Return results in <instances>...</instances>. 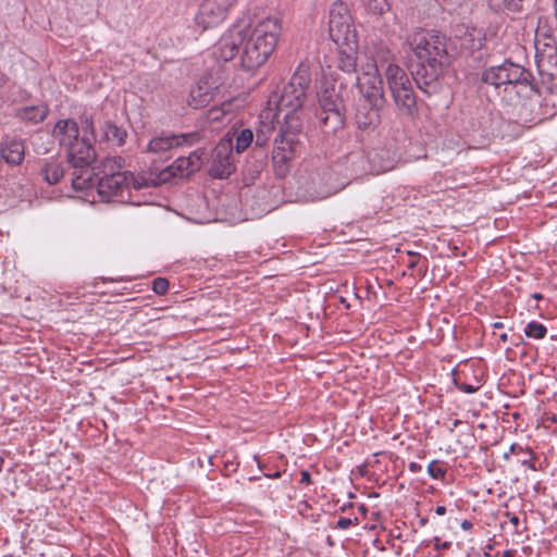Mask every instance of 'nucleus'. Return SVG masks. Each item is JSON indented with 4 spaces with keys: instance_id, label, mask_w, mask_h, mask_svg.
I'll return each mask as SVG.
<instances>
[{
    "instance_id": "nucleus-1",
    "label": "nucleus",
    "mask_w": 557,
    "mask_h": 557,
    "mask_svg": "<svg viewBox=\"0 0 557 557\" xmlns=\"http://www.w3.org/2000/svg\"><path fill=\"white\" fill-rule=\"evenodd\" d=\"M480 82L492 87L498 96L503 109L510 119L521 124H535L541 121L535 110L539 108V89L533 75L524 66L510 60L485 67Z\"/></svg>"
},
{
    "instance_id": "nucleus-2",
    "label": "nucleus",
    "mask_w": 557,
    "mask_h": 557,
    "mask_svg": "<svg viewBox=\"0 0 557 557\" xmlns=\"http://www.w3.org/2000/svg\"><path fill=\"white\" fill-rule=\"evenodd\" d=\"M406 45L416 58L411 75L418 88L426 95L438 90V77L449 64L447 38L436 30L417 28L406 36Z\"/></svg>"
},
{
    "instance_id": "nucleus-3",
    "label": "nucleus",
    "mask_w": 557,
    "mask_h": 557,
    "mask_svg": "<svg viewBox=\"0 0 557 557\" xmlns=\"http://www.w3.org/2000/svg\"><path fill=\"white\" fill-rule=\"evenodd\" d=\"M310 84L309 69L300 64L289 82L269 97L268 106L270 111H274L273 120H276L277 123L283 122L282 127L292 134H298L301 131L302 123L299 112L307 100V90Z\"/></svg>"
},
{
    "instance_id": "nucleus-4",
    "label": "nucleus",
    "mask_w": 557,
    "mask_h": 557,
    "mask_svg": "<svg viewBox=\"0 0 557 557\" xmlns=\"http://www.w3.org/2000/svg\"><path fill=\"white\" fill-rule=\"evenodd\" d=\"M281 30V21L277 17H264L253 25L245 22L242 67L251 71L264 64L277 45Z\"/></svg>"
},
{
    "instance_id": "nucleus-5",
    "label": "nucleus",
    "mask_w": 557,
    "mask_h": 557,
    "mask_svg": "<svg viewBox=\"0 0 557 557\" xmlns=\"http://www.w3.org/2000/svg\"><path fill=\"white\" fill-rule=\"evenodd\" d=\"M69 163L75 169L71 184L75 190H84L92 185V174L89 165L96 159L92 140L88 136H82L78 141L66 149Z\"/></svg>"
},
{
    "instance_id": "nucleus-6",
    "label": "nucleus",
    "mask_w": 557,
    "mask_h": 557,
    "mask_svg": "<svg viewBox=\"0 0 557 557\" xmlns=\"http://www.w3.org/2000/svg\"><path fill=\"white\" fill-rule=\"evenodd\" d=\"M384 74L396 108L401 114L413 117L418 112L417 97L405 70L397 64H389Z\"/></svg>"
},
{
    "instance_id": "nucleus-7",
    "label": "nucleus",
    "mask_w": 557,
    "mask_h": 557,
    "mask_svg": "<svg viewBox=\"0 0 557 557\" xmlns=\"http://www.w3.org/2000/svg\"><path fill=\"white\" fill-rule=\"evenodd\" d=\"M321 111L318 114L320 123L326 132H336L345 124L344 101L335 86L325 87L319 94Z\"/></svg>"
},
{
    "instance_id": "nucleus-8",
    "label": "nucleus",
    "mask_w": 557,
    "mask_h": 557,
    "mask_svg": "<svg viewBox=\"0 0 557 557\" xmlns=\"http://www.w3.org/2000/svg\"><path fill=\"white\" fill-rule=\"evenodd\" d=\"M329 33L337 45H356L357 33L352 17L343 2H335L330 9Z\"/></svg>"
},
{
    "instance_id": "nucleus-9",
    "label": "nucleus",
    "mask_w": 557,
    "mask_h": 557,
    "mask_svg": "<svg viewBox=\"0 0 557 557\" xmlns=\"http://www.w3.org/2000/svg\"><path fill=\"white\" fill-rule=\"evenodd\" d=\"M140 189L147 184L143 177H137L133 172L117 174L113 177H100L98 180V193L107 201H124V194L128 196L129 187Z\"/></svg>"
},
{
    "instance_id": "nucleus-10",
    "label": "nucleus",
    "mask_w": 557,
    "mask_h": 557,
    "mask_svg": "<svg viewBox=\"0 0 557 557\" xmlns=\"http://www.w3.org/2000/svg\"><path fill=\"white\" fill-rule=\"evenodd\" d=\"M356 175L370 173L379 175L394 168V159L387 150H373L367 156L363 152H355L349 156Z\"/></svg>"
},
{
    "instance_id": "nucleus-11",
    "label": "nucleus",
    "mask_w": 557,
    "mask_h": 557,
    "mask_svg": "<svg viewBox=\"0 0 557 557\" xmlns=\"http://www.w3.org/2000/svg\"><path fill=\"white\" fill-rule=\"evenodd\" d=\"M208 163V173L213 178H226L235 171L233 162V140L228 134L216 144Z\"/></svg>"
},
{
    "instance_id": "nucleus-12",
    "label": "nucleus",
    "mask_w": 557,
    "mask_h": 557,
    "mask_svg": "<svg viewBox=\"0 0 557 557\" xmlns=\"http://www.w3.org/2000/svg\"><path fill=\"white\" fill-rule=\"evenodd\" d=\"M243 41H245V21H238L215 44L212 51L214 59L222 62L233 60L242 50Z\"/></svg>"
},
{
    "instance_id": "nucleus-13",
    "label": "nucleus",
    "mask_w": 557,
    "mask_h": 557,
    "mask_svg": "<svg viewBox=\"0 0 557 557\" xmlns=\"http://www.w3.org/2000/svg\"><path fill=\"white\" fill-rule=\"evenodd\" d=\"M369 70L356 76V85L362 96L361 102L385 104L383 81L375 65H368Z\"/></svg>"
},
{
    "instance_id": "nucleus-14",
    "label": "nucleus",
    "mask_w": 557,
    "mask_h": 557,
    "mask_svg": "<svg viewBox=\"0 0 557 557\" xmlns=\"http://www.w3.org/2000/svg\"><path fill=\"white\" fill-rule=\"evenodd\" d=\"M227 8L219 0H203L195 16V23L206 30L221 24L226 16Z\"/></svg>"
},
{
    "instance_id": "nucleus-15",
    "label": "nucleus",
    "mask_w": 557,
    "mask_h": 557,
    "mask_svg": "<svg viewBox=\"0 0 557 557\" xmlns=\"http://www.w3.org/2000/svg\"><path fill=\"white\" fill-rule=\"evenodd\" d=\"M546 41L541 46L540 39H536V63L540 72L549 75L557 73V46L555 39L547 37Z\"/></svg>"
},
{
    "instance_id": "nucleus-16",
    "label": "nucleus",
    "mask_w": 557,
    "mask_h": 557,
    "mask_svg": "<svg viewBox=\"0 0 557 557\" xmlns=\"http://www.w3.org/2000/svg\"><path fill=\"white\" fill-rule=\"evenodd\" d=\"M296 135L297 134H292L286 128L281 127L280 129L281 141L274 149L272 159L275 166L284 168L281 170L282 173L286 171L288 162H290L296 153Z\"/></svg>"
},
{
    "instance_id": "nucleus-17",
    "label": "nucleus",
    "mask_w": 557,
    "mask_h": 557,
    "mask_svg": "<svg viewBox=\"0 0 557 557\" xmlns=\"http://www.w3.org/2000/svg\"><path fill=\"white\" fill-rule=\"evenodd\" d=\"M384 106L361 102L357 107L355 122L359 129H374L381 122V111Z\"/></svg>"
},
{
    "instance_id": "nucleus-18",
    "label": "nucleus",
    "mask_w": 557,
    "mask_h": 557,
    "mask_svg": "<svg viewBox=\"0 0 557 557\" xmlns=\"http://www.w3.org/2000/svg\"><path fill=\"white\" fill-rule=\"evenodd\" d=\"M52 135L65 149L82 138L78 124L73 119L59 120L53 127Z\"/></svg>"
},
{
    "instance_id": "nucleus-19",
    "label": "nucleus",
    "mask_w": 557,
    "mask_h": 557,
    "mask_svg": "<svg viewBox=\"0 0 557 557\" xmlns=\"http://www.w3.org/2000/svg\"><path fill=\"white\" fill-rule=\"evenodd\" d=\"M1 158L10 165H20L25 158L23 140L16 138L3 139L0 147Z\"/></svg>"
},
{
    "instance_id": "nucleus-20",
    "label": "nucleus",
    "mask_w": 557,
    "mask_h": 557,
    "mask_svg": "<svg viewBox=\"0 0 557 557\" xmlns=\"http://www.w3.org/2000/svg\"><path fill=\"white\" fill-rule=\"evenodd\" d=\"M126 160L121 156L104 158L101 163L95 168V176L99 180L100 177H113L117 174L127 173Z\"/></svg>"
},
{
    "instance_id": "nucleus-21",
    "label": "nucleus",
    "mask_w": 557,
    "mask_h": 557,
    "mask_svg": "<svg viewBox=\"0 0 557 557\" xmlns=\"http://www.w3.org/2000/svg\"><path fill=\"white\" fill-rule=\"evenodd\" d=\"M65 168L64 164L55 159H49L41 165L39 175L49 185L58 184L64 176Z\"/></svg>"
},
{
    "instance_id": "nucleus-22",
    "label": "nucleus",
    "mask_w": 557,
    "mask_h": 557,
    "mask_svg": "<svg viewBox=\"0 0 557 557\" xmlns=\"http://www.w3.org/2000/svg\"><path fill=\"white\" fill-rule=\"evenodd\" d=\"M49 109L47 104L40 103L37 106H27L20 108L16 111V117L24 122L38 124L42 122L48 115Z\"/></svg>"
},
{
    "instance_id": "nucleus-23",
    "label": "nucleus",
    "mask_w": 557,
    "mask_h": 557,
    "mask_svg": "<svg viewBox=\"0 0 557 557\" xmlns=\"http://www.w3.org/2000/svg\"><path fill=\"white\" fill-rule=\"evenodd\" d=\"M127 132L124 127L117 126L112 121L104 122L102 126V140L112 143L113 145L121 147L125 144Z\"/></svg>"
},
{
    "instance_id": "nucleus-24",
    "label": "nucleus",
    "mask_w": 557,
    "mask_h": 557,
    "mask_svg": "<svg viewBox=\"0 0 557 557\" xmlns=\"http://www.w3.org/2000/svg\"><path fill=\"white\" fill-rule=\"evenodd\" d=\"M212 99L211 92H209L208 87L197 85L191 88L188 97V106L194 109H199L208 106Z\"/></svg>"
},
{
    "instance_id": "nucleus-25",
    "label": "nucleus",
    "mask_w": 557,
    "mask_h": 557,
    "mask_svg": "<svg viewBox=\"0 0 557 557\" xmlns=\"http://www.w3.org/2000/svg\"><path fill=\"white\" fill-rule=\"evenodd\" d=\"M177 147V141L173 135H161L149 140L147 150L151 153H161Z\"/></svg>"
},
{
    "instance_id": "nucleus-26",
    "label": "nucleus",
    "mask_w": 557,
    "mask_h": 557,
    "mask_svg": "<svg viewBox=\"0 0 557 557\" xmlns=\"http://www.w3.org/2000/svg\"><path fill=\"white\" fill-rule=\"evenodd\" d=\"M484 37L480 30L471 29L467 30L460 38V47L468 51L480 50L483 47Z\"/></svg>"
},
{
    "instance_id": "nucleus-27",
    "label": "nucleus",
    "mask_w": 557,
    "mask_h": 557,
    "mask_svg": "<svg viewBox=\"0 0 557 557\" xmlns=\"http://www.w3.org/2000/svg\"><path fill=\"white\" fill-rule=\"evenodd\" d=\"M337 67L345 73H355L357 67L356 52L350 48V51L339 50L337 58Z\"/></svg>"
},
{
    "instance_id": "nucleus-28",
    "label": "nucleus",
    "mask_w": 557,
    "mask_h": 557,
    "mask_svg": "<svg viewBox=\"0 0 557 557\" xmlns=\"http://www.w3.org/2000/svg\"><path fill=\"white\" fill-rule=\"evenodd\" d=\"M523 0H488L490 8L495 12H519L522 10Z\"/></svg>"
},
{
    "instance_id": "nucleus-29",
    "label": "nucleus",
    "mask_w": 557,
    "mask_h": 557,
    "mask_svg": "<svg viewBox=\"0 0 557 557\" xmlns=\"http://www.w3.org/2000/svg\"><path fill=\"white\" fill-rule=\"evenodd\" d=\"M170 169L173 175H177L180 177L188 176L195 172L190 168V162L185 157L177 158Z\"/></svg>"
},
{
    "instance_id": "nucleus-30",
    "label": "nucleus",
    "mask_w": 557,
    "mask_h": 557,
    "mask_svg": "<svg viewBox=\"0 0 557 557\" xmlns=\"http://www.w3.org/2000/svg\"><path fill=\"white\" fill-rule=\"evenodd\" d=\"M384 64H395L393 62V53L389 49L386 47H380L376 49L373 63L371 65H375L379 70L380 66H383Z\"/></svg>"
},
{
    "instance_id": "nucleus-31",
    "label": "nucleus",
    "mask_w": 557,
    "mask_h": 557,
    "mask_svg": "<svg viewBox=\"0 0 557 557\" xmlns=\"http://www.w3.org/2000/svg\"><path fill=\"white\" fill-rule=\"evenodd\" d=\"M253 140V133L249 128H244L239 132L236 137V152L242 153L245 151Z\"/></svg>"
},
{
    "instance_id": "nucleus-32",
    "label": "nucleus",
    "mask_w": 557,
    "mask_h": 557,
    "mask_svg": "<svg viewBox=\"0 0 557 557\" xmlns=\"http://www.w3.org/2000/svg\"><path fill=\"white\" fill-rule=\"evenodd\" d=\"M524 333L528 337L542 339L546 336L547 329L544 324L536 321H531L527 324Z\"/></svg>"
},
{
    "instance_id": "nucleus-33",
    "label": "nucleus",
    "mask_w": 557,
    "mask_h": 557,
    "mask_svg": "<svg viewBox=\"0 0 557 557\" xmlns=\"http://www.w3.org/2000/svg\"><path fill=\"white\" fill-rule=\"evenodd\" d=\"M173 137L177 141V147L181 146H191L196 143H199L202 138L200 132H190V133H182V134H173Z\"/></svg>"
},
{
    "instance_id": "nucleus-34",
    "label": "nucleus",
    "mask_w": 557,
    "mask_h": 557,
    "mask_svg": "<svg viewBox=\"0 0 557 557\" xmlns=\"http://www.w3.org/2000/svg\"><path fill=\"white\" fill-rule=\"evenodd\" d=\"M364 8L376 15H382L389 9L387 0H362Z\"/></svg>"
},
{
    "instance_id": "nucleus-35",
    "label": "nucleus",
    "mask_w": 557,
    "mask_h": 557,
    "mask_svg": "<svg viewBox=\"0 0 557 557\" xmlns=\"http://www.w3.org/2000/svg\"><path fill=\"white\" fill-rule=\"evenodd\" d=\"M81 124H82V129L84 133L83 136H88L91 140H95L96 136H95V127H94L92 116L86 115V114L82 115Z\"/></svg>"
},
{
    "instance_id": "nucleus-36",
    "label": "nucleus",
    "mask_w": 557,
    "mask_h": 557,
    "mask_svg": "<svg viewBox=\"0 0 557 557\" xmlns=\"http://www.w3.org/2000/svg\"><path fill=\"white\" fill-rule=\"evenodd\" d=\"M206 154L205 149H197L193 151L187 158L190 162V168L195 172L199 170L202 165V157Z\"/></svg>"
},
{
    "instance_id": "nucleus-37",
    "label": "nucleus",
    "mask_w": 557,
    "mask_h": 557,
    "mask_svg": "<svg viewBox=\"0 0 557 557\" xmlns=\"http://www.w3.org/2000/svg\"><path fill=\"white\" fill-rule=\"evenodd\" d=\"M428 473L432 479H444L446 474V469L441 467L437 460H433L428 466Z\"/></svg>"
},
{
    "instance_id": "nucleus-38",
    "label": "nucleus",
    "mask_w": 557,
    "mask_h": 557,
    "mask_svg": "<svg viewBox=\"0 0 557 557\" xmlns=\"http://www.w3.org/2000/svg\"><path fill=\"white\" fill-rule=\"evenodd\" d=\"M152 290L157 295H165L169 290V281L164 277H157L152 281Z\"/></svg>"
},
{
    "instance_id": "nucleus-39",
    "label": "nucleus",
    "mask_w": 557,
    "mask_h": 557,
    "mask_svg": "<svg viewBox=\"0 0 557 557\" xmlns=\"http://www.w3.org/2000/svg\"><path fill=\"white\" fill-rule=\"evenodd\" d=\"M519 450L522 451L525 455V458L521 460V463L523 466H527L529 469L536 471L535 466V455L531 449H523L522 447H519Z\"/></svg>"
},
{
    "instance_id": "nucleus-40",
    "label": "nucleus",
    "mask_w": 557,
    "mask_h": 557,
    "mask_svg": "<svg viewBox=\"0 0 557 557\" xmlns=\"http://www.w3.org/2000/svg\"><path fill=\"white\" fill-rule=\"evenodd\" d=\"M456 385L461 392L467 393V394H473L479 389V386H474V385L468 384V383L456 382Z\"/></svg>"
},
{
    "instance_id": "nucleus-41",
    "label": "nucleus",
    "mask_w": 557,
    "mask_h": 557,
    "mask_svg": "<svg viewBox=\"0 0 557 557\" xmlns=\"http://www.w3.org/2000/svg\"><path fill=\"white\" fill-rule=\"evenodd\" d=\"M336 525H337L338 529L346 530V529H348L349 527L352 525V520L350 518L341 517L337 520Z\"/></svg>"
},
{
    "instance_id": "nucleus-42",
    "label": "nucleus",
    "mask_w": 557,
    "mask_h": 557,
    "mask_svg": "<svg viewBox=\"0 0 557 557\" xmlns=\"http://www.w3.org/2000/svg\"><path fill=\"white\" fill-rule=\"evenodd\" d=\"M433 541H434V549L435 550L448 549L451 546V542H443V543H441L440 537H437V536H435L433 539Z\"/></svg>"
},
{
    "instance_id": "nucleus-43",
    "label": "nucleus",
    "mask_w": 557,
    "mask_h": 557,
    "mask_svg": "<svg viewBox=\"0 0 557 557\" xmlns=\"http://www.w3.org/2000/svg\"><path fill=\"white\" fill-rule=\"evenodd\" d=\"M408 255L411 257L410 261L408 262V268L414 269L418 265V258L420 257V255L413 251H408Z\"/></svg>"
},
{
    "instance_id": "nucleus-44",
    "label": "nucleus",
    "mask_w": 557,
    "mask_h": 557,
    "mask_svg": "<svg viewBox=\"0 0 557 557\" xmlns=\"http://www.w3.org/2000/svg\"><path fill=\"white\" fill-rule=\"evenodd\" d=\"M300 475H301V479H300L301 484H307V485L311 484V475H310L309 471L301 470Z\"/></svg>"
},
{
    "instance_id": "nucleus-45",
    "label": "nucleus",
    "mask_w": 557,
    "mask_h": 557,
    "mask_svg": "<svg viewBox=\"0 0 557 557\" xmlns=\"http://www.w3.org/2000/svg\"><path fill=\"white\" fill-rule=\"evenodd\" d=\"M409 470L411 472L416 473V472H419L422 470V466L419 465L418 462L412 461L409 463Z\"/></svg>"
},
{
    "instance_id": "nucleus-46",
    "label": "nucleus",
    "mask_w": 557,
    "mask_h": 557,
    "mask_svg": "<svg viewBox=\"0 0 557 557\" xmlns=\"http://www.w3.org/2000/svg\"><path fill=\"white\" fill-rule=\"evenodd\" d=\"M507 516L509 517V521L512 525L518 527L519 524V517L516 515H511L510 512H507Z\"/></svg>"
},
{
    "instance_id": "nucleus-47",
    "label": "nucleus",
    "mask_w": 557,
    "mask_h": 557,
    "mask_svg": "<svg viewBox=\"0 0 557 557\" xmlns=\"http://www.w3.org/2000/svg\"><path fill=\"white\" fill-rule=\"evenodd\" d=\"M435 512H436V515H438V516H443V515H445V513H446V507H445V506H437V507L435 508Z\"/></svg>"
},
{
    "instance_id": "nucleus-48",
    "label": "nucleus",
    "mask_w": 557,
    "mask_h": 557,
    "mask_svg": "<svg viewBox=\"0 0 557 557\" xmlns=\"http://www.w3.org/2000/svg\"><path fill=\"white\" fill-rule=\"evenodd\" d=\"M461 528H462L463 530H470V529L472 528V523H471L469 520H463V521L461 522Z\"/></svg>"
},
{
    "instance_id": "nucleus-49",
    "label": "nucleus",
    "mask_w": 557,
    "mask_h": 557,
    "mask_svg": "<svg viewBox=\"0 0 557 557\" xmlns=\"http://www.w3.org/2000/svg\"><path fill=\"white\" fill-rule=\"evenodd\" d=\"M502 557H515V552L511 549H507L503 553Z\"/></svg>"
},
{
    "instance_id": "nucleus-50",
    "label": "nucleus",
    "mask_w": 557,
    "mask_h": 557,
    "mask_svg": "<svg viewBox=\"0 0 557 557\" xmlns=\"http://www.w3.org/2000/svg\"><path fill=\"white\" fill-rule=\"evenodd\" d=\"M267 478H273V479H278L281 478V472L280 471H276L272 474H265Z\"/></svg>"
},
{
    "instance_id": "nucleus-51",
    "label": "nucleus",
    "mask_w": 557,
    "mask_h": 557,
    "mask_svg": "<svg viewBox=\"0 0 557 557\" xmlns=\"http://www.w3.org/2000/svg\"><path fill=\"white\" fill-rule=\"evenodd\" d=\"M500 341L506 343L508 341V334L507 333H504L499 336Z\"/></svg>"
},
{
    "instance_id": "nucleus-52",
    "label": "nucleus",
    "mask_w": 557,
    "mask_h": 557,
    "mask_svg": "<svg viewBox=\"0 0 557 557\" xmlns=\"http://www.w3.org/2000/svg\"><path fill=\"white\" fill-rule=\"evenodd\" d=\"M426 523H428V519L426 518H421L420 521H419V524L421 527H424Z\"/></svg>"
},
{
    "instance_id": "nucleus-53",
    "label": "nucleus",
    "mask_w": 557,
    "mask_h": 557,
    "mask_svg": "<svg viewBox=\"0 0 557 557\" xmlns=\"http://www.w3.org/2000/svg\"><path fill=\"white\" fill-rule=\"evenodd\" d=\"M493 326L496 327V329H500V327H503V323L502 322H496V323H494Z\"/></svg>"
},
{
    "instance_id": "nucleus-54",
    "label": "nucleus",
    "mask_w": 557,
    "mask_h": 557,
    "mask_svg": "<svg viewBox=\"0 0 557 557\" xmlns=\"http://www.w3.org/2000/svg\"><path fill=\"white\" fill-rule=\"evenodd\" d=\"M3 463H4V459H3V457L0 456V472L2 471Z\"/></svg>"
},
{
    "instance_id": "nucleus-55",
    "label": "nucleus",
    "mask_w": 557,
    "mask_h": 557,
    "mask_svg": "<svg viewBox=\"0 0 557 557\" xmlns=\"http://www.w3.org/2000/svg\"><path fill=\"white\" fill-rule=\"evenodd\" d=\"M533 298H535V299H542V295H541V294L535 293V294H533Z\"/></svg>"
},
{
    "instance_id": "nucleus-56",
    "label": "nucleus",
    "mask_w": 557,
    "mask_h": 557,
    "mask_svg": "<svg viewBox=\"0 0 557 557\" xmlns=\"http://www.w3.org/2000/svg\"><path fill=\"white\" fill-rule=\"evenodd\" d=\"M510 451H512V453H515V451H516V445H515V444H513V445H511V447H510Z\"/></svg>"
},
{
    "instance_id": "nucleus-57",
    "label": "nucleus",
    "mask_w": 557,
    "mask_h": 557,
    "mask_svg": "<svg viewBox=\"0 0 557 557\" xmlns=\"http://www.w3.org/2000/svg\"><path fill=\"white\" fill-rule=\"evenodd\" d=\"M259 140H260V137H259V136H257V145H261V144L259 143Z\"/></svg>"
}]
</instances>
